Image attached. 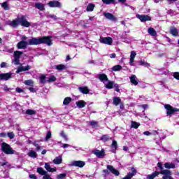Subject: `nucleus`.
Returning a JSON list of instances; mask_svg holds the SVG:
<instances>
[{
  "label": "nucleus",
  "mask_w": 179,
  "mask_h": 179,
  "mask_svg": "<svg viewBox=\"0 0 179 179\" xmlns=\"http://www.w3.org/2000/svg\"><path fill=\"white\" fill-rule=\"evenodd\" d=\"M121 103V99L118 96L113 97V104L115 106H118Z\"/></svg>",
  "instance_id": "obj_34"
},
{
  "label": "nucleus",
  "mask_w": 179,
  "mask_h": 179,
  "mask_svg": "<svg viewBox=\"0 0 179 179\" xmlns=\"http://www.w3.org/2000/svg\"><path fill=\"white\" fill-rule=\"evenodd\" d=\"M1 150L3 152V153H6V155H14L15 150L10 148V145H9L6 143H3L1 144Z\"/></svg>",
  "instance_id": "obj_3"
},
{
  "label": "nucleus",
  "mask_w": 179,
  "mask_h": 179,
  "mask_svg": "<svg viewBox=\"0 0 179 179\" xmlns=\"http://www.w3.org/2000/svg\"><path fill=\"white\" fill-rule=\"evenodd\" d=\"M110 139V137L108 135H103L101 136V140L103 142H107Z\"/></svg>",
  "instance_id": "obj_46"
},
{
  "label": "nucleus",
  "mask_w": 179,
  "mask_h": 179,
  "mask_svg": "<svg viewBox=\"0 0 179 179\" xmlns=\"http://www.w3.org/2000/svg\"><path fill=\"white\" fill-rule=\"evenodd\" d=\"M70 166L73 167H80V169H82V167H85V166H86V163L83 161H73Z\"/></svg>",
  "instance_id": "obj_8"
},
{
  "label": "nucleus",
  "mask_w": 179,
  "mask_h": 179,
  "mask_svg": "<svg viewBox=\"0 0 179 179\" xmlns=\"http://www.w3.org/2000/svg\"><path fill=\"white\" fill-rule=\"evenodd\" d=\"M90 124L91 125V127H93V128L99 127V122L96 121H91L90 122Z\"/></svg>",
  "instance_id": "obj_42"
},
{
  "label": "nucleus",
  "mask_w": 179,
  "mask_h": 179,
  "mask_svg": "<svg viewBox=\"0 0 179 179\" xmlns=\"http://www.w3.org/2000/svg\"><path fill=\"white\" fill-rule=\"evenodd\" d=\"M115 56H116L115 53H113L110 55V58H115Z\"/></svg>",
  "instance_id": "obj_64"
},
{
  "label": "nucleus",
  "mask_w": 179,
  "mask_h": 179,
  "mask_svg": "<svg viewBox=\"0 0 179 179\" xmlns=\"http://www.w3.org/2000/svg\"><path fill=\"white\" fill-rule=\"evenodd\" d=\"M51 138V131H48L45 137V141H48L49 139Z\"/></svg>",
  "instance_id": "obj_51"
},
{
  "label": "nucleus",
  "mask_w": 179,
  "mask_h": 179,
  "mask_svg": "<svg viewBox=\"0 0 179 179\" xmlns=\"http://www.w3.org/2000/svg\"><path fill=\"white\" fill-rule=\"evenodd\" d=\"M7 136H8L10 139H13V138H15V134L13 131L8 132L7 134Z\"/></svg>",
  "instance_id": "obj_50"
},
{
  "label": "nucleus",
  "mask_w": 179,
  "mask_h": 179,
  "mask_svg": "<svg viewBox=\"0 0 179 179\" xmlns=\"http://www.w3.org/2000/svg\"><path fill=\"white\" fill-rule=\"evenodd\" d=\"M143 135H145V136H150V135H152V132L146 131L143 132Z\"/></svg>",
  "instance_id": "obj_54"
},
{
  "label": "nucleus",
  "mask_w": 179,
  "mask_h": 179,
  "mask_svg": "<svg viewBox=\"0 0 179 179\" xmlns=\"http://www.w3.org/2000/svg\"><path fill=\"white\" fill-rule=\"evenodd\" d=\"M25 114H27V115H35L36 110H33L31 109H28L26 110Z\"/></svg>",
  "instance_id": "obj_41"
},
{
  "label": "nucleus",
  "mask_w": 179,
  "mask_h": 179,
  "mask_svg": "<svg viewBox=\"0 0 179 179\" xmlns=\"http://www.w3.org/2000/svg\"><path fill=\"white\" fill-rule=\"evenodd\" d=\"M1 8H3L5 10H8L9 6L8 5L7 2H3L1 3Z\"/></svg>",
  "instance_id": "obj_43"
},
{
  "label": "nucleus",
  "mask_w": 179,
  "mask_h": 179,
  "mask_svg": "<svg viewBox=\"0 0 179 179\" xmlns=\"http://www.w3.org/2000/svg\"><path fill=\"white\" fill-rule=\"evenodd\" d=\"M45 79H47V77L45 76V75L44 74L41 75V76L39 77L40 83H42L43 85L45 84L47 82Z\"/></svg>",
  "instance_id": "obj_31"
},
{
  "label": "nucleus",
  "mask_w": 179,
  "mask_h": 179,
  "mask_svg": "<svg viewBox=\"0 0 179 179\" xmlns=\"http://www.w3.org/2000/svg\"><path fill=\"white\" fill-rule=\"evenodd\" d=\"M113 87H115L116 92H120V87L118 86V84H115Z\"/></svg>",
  "instance_id": "obj_55"
},
{
  "label": "nucleus",
  "mask_w": 179,
  "mask_h": 179,
  "mask_svg": "<svg viewBox=\"0 0 179 179\" xmlns=\"http://www.w3.org/2000/svg\"><path fill=\"white\" fill-rule=\"evenodd\" d=\"M48 5H49L50 8H61L62 6V4L58 1H51Z\"/></svg>",
  "instance_id": "obj_10"
},
{
  "label": "nucleus",
  "mask_w": 179,
  "mask_h": 179,
  "mask_svg": "<svg viewBox=\"0 0 179 179\" xmlns=\"http://www.w3.org/2000/svg\"><path fill=\"white\" fill-rule=\"evenodd\" d=\"M6 24L11 26V27H17L18 25L21 24L24 27H29L30 26V22H29L24 17L20 18H17L13 21H7Z\"/></svg>",
  "instance_id": "obj_2"
},
{
  "label": "nucleus",
  "mask_w": 179,
  "mask_h": 179,
  "mask_svg": "<svg viewBox=\"0 0 179 179\" xmlns=\"http://www.w3.org/2000/svg\"><path fill=\"white\" fill-rule=\"evenodd\" d=\"M55 80H57V78L54 76H51L49 79L47 80V82H48L49 83L51 82H55Z\"/></svg>",
  "instance_id": "obj_45"
},
{
  "label": "nucleus",
  "mask_w": 179,
  "mask_h": 179,
  "mask_svg": "<svg viewBox=\"0 0 179 179\" xmlns=\"http://www.w3.org/2000/svg\"><path fill=\"white\" fill-rule=\"evenodd\" d=\"M164 167H165V169H175L176 164H174L173 163L166 162L164 164Z\"/></svg>",
  "instance_id": "obj_33"
},
{
  "label": "nucleus",
  "mask_w": 179,
  "mask_h": 179,
  "mask_svg": "<svg viewBox=\"0 0 179 179\" xmlns=\"http://www.w3.org/2000/svg\"><path fill=\"white\" fill-rule=\"evenodd\" d=\"M71 101H72V98L66 97L64 99V100L63 101V104H64V106H68V104H69V103H71Z\"/></svg>",
  "instance_id": "obj_36"
},
{
  "label": "nucleus",
  "mask_w": 179,
  "mask_h": 179,
  "mask_svg": "<svg viewBox=\"0 0 179 179\" xmlns=\"http://www.w3.org/2000/svg\"><path fill=\"white\" fill-rule=\"evenodd\" d=\"M98 78L101 82H103V84L106 83L108 80V78L107 77V75L102 73V74H99Z\"/></svg>",
  "instance_id": "obj_19"
},
{
  "label": "nucleus",
  "mask_w": 179,
  "mask_h": 179,
  "mask_svg": "<svg viewBox=\"0 0 179 179\" xmlns=\"http://www.w3.org/2000/svg\"><path fill=\"white\" fill-rule=\"evenodd\" d=\"M148 34L150 36H152V37H155L157 35V33L156 32V30H155L154 28H148Z\"/></svg>",
  "instance_id": "obj_27"
},
{
  "label": "nucleus",
  "mask_w": 179,
  "mask_h": 179,
  "mask_svg": "<svg viewBox=\"0 0 179 179\" xmlns=\"http://www.w3.org/2000/svg\"><path fill=\"white\" fill-rule=\"evenodd\" d=\"M111 146H112L113 153H115V151L118 148V145L117 144V141L115 140L113 141Z\"/></svg>",
  "instance_id": "obj_32"
},
{
  "label": "nucleus",
  "mask_w": 179,
  "mask_h": 179,
  "mask_svg": "<svg viewBox=\"0 0 179 179\" xmlns=\"http://www.w3.org/2000/svg\"><path fill=\"white\" fill-rule=\"evenodd\" d=\"M92 153L95 155L96 157H99V159H103L104 156H106V151L104 150V149H101V150H95L92 152Z\"/></svg>",
  "instance_id": "obj_7"
},
{
  "label": "nucleus",
  "mask_w": 179,
  "mask_h": 179,
  "mask_svg": "<svg viewBox=\"0 0 179 179\" xmlns=\"http://www.w3.org/2000/svg\"><path fill=\"white\" fill-rule=\"evenodd\" d=\"M35 8H36V9H38V10H45V6L41 3H36Z\"/></svg>",
  "instance_id": "obj_24"
},
{
  "label": "nucleus",
  "mask_w": 179,
  "mask_h": 179,
  "mask_svg": "<svg viewBox=\"0 0 179 179\" xmlns=\"http://www.w3.org/2000/svg\"><path fill=\"white\" fill-rule=\"evenodd\" d=\"M160 174V172L159 171H155L152 174L148 175L147 176V179H155V177H157Z\"/></svg>",
  "instance_id": "obj_28"
},
{
  "label": "nucleus",
  "mask_w": 179,
  "mask_h": 179,
  "mask_svg": "<svg viewBox=\"0 0 179 179\" xmlns=\"http://www.w3.org/2000/svg\"><path fill=\"white\" fill-rule=\"evenodd\" d=\"M141 126V124L136 122H131V128H134L135 129H138L139 127Z\"/></svg>",
  "instance_id": "obj_39"
},
{
  "label": "nucleus",
  "mask_w": 179,
  "mask_h": 179,
  "mask_svg": "<svg viewBox=\"0 0 179 179\" xmlns=\"http://www.w3.org/2000/svg\"><path fill=\"white\" fill-rule=\"evenodd\" d=\"M135 57H136V52L131 51L130 55V62H129V64L131 65V66H135V64H134L135 61Z\"/></svg>",
  "instance_id": "obj_15"
},
{
  "label": "nucleus",
  "mask_w": 179,
  "mask_h": 179,
  "mask_svg": "<svg viewBox=\"0 0 179 179\" xmlns=\"http://www.w3.org/2000/svg\"><path fill=\"white\" fill-rule=\"evenodd\" d=\"M29 178H31V179H37V176H35L34 174H31V175H29Z\"/></svg>",
  "instance_id": "obj_59"
},
{
  "label": "nucleus",
  "mask_w": 179,
  "mask_h": 179,
  "mask_svg": "<svg viewBox=\"0 0 179 179\" xmlns=\"http://www.w3.org/2000/svg\"><path fill=\"white\" fill-rule=\"evenodd\" d=\"M60 136H62V138H64V141H68V137L66 136V134H65L64 131H61Z\"/></svg>",
  "instance_id": "obj_48"
},
{
  "label": "nucleus",
  "mask_w": 179,
  "mask_h": 179,
  "mask_svg": "<svg viewBox=\"0 0 179 179\" xmlns=\"http://www.w3.org/2000/svg\"><path fill=\"white\" fill-rule=\"evenodd\" d=\"M164 108L166 110L167 115H171L174 113L179 111L178 108H173V106L169 104L164 105Z\"/></svg>",
  "instance_id": "obj_5"
},
{
  "label": "nucleus",
  "mask_w": 179,
  "mask_h": 179,
  "mask_svg": "<svg viewBox=\"0 0 179 179\" xmlns=\"http://www.w3.org/2000/svg\"><path fill=\"white\" fill-rule=\"evenodd\" d=\"M157 166L160 169L161 171H163V165L162 164V162H158Z\"/></svg>",
  "instance_id": "obj_53"
},
{
  "label": "nucleus",
  "mask_w": 179,
  "mask_h": 179,
  "mask_svg": "<svg viewBox=\"0 0 179 179\" xmlns=\"http://www.w3.org/2000/svg\"><path fill=\"white\" fill-rule=\"evenodd\" d=\"M139 64L143 66H147V67L150 66V64L145 61H140Z\"/></svg>",
  "instance_id": "obj_44"
},
{
  "label": "nucleus",
  "mask_w": 179,
  "mask_h": 179,
  "mask_svg": "<svg viewBox=\"0 0 179 179\" xmlns=\"http://www.w3.org/2000/svg\"><path fill=\"white\" fill-rule=\"evenodd\" d=\"M100 43L102 44H106L107 45H111L113 44V38L111 37H101L99 38Z\"/></svg>",
  "instance_id": "obj_6"
},
{
  "label": "nucleus",
  "mask_w": 179,
  "mask_h": 179,
  "mask_svg": "<svg viewBox=\"0 0 179 179\" xmlns=\"http://www.w3.org/2000/svg\"><path fill=\"white\" fill-rule=\"evenodd\" d=\"M24 83L27 86H33V85H34V82L32 80H27L24 82Z\"/></svg>",
  "instance_id": "obj_40"
},
{
  "label": "nucleus",
  "mask_w": 179,
  "mask_h": 179,
  "mask_svg": "<svg viewBox=\"0 0 179 179\" xmlns=\"http://www.w3.org/2000/svg\"><path fill=\"white\" fill-rule=\"evenodd\" d=\"M29 69H31V66H29V65L26 66H21L17 68L16 71V73H20V72H25V71H29Z\"/></svg>",
  "instance_id": "obj_14"
},
{
  "label": "nucleus",
  "mask_w": 179,
  "mask_h": 179,
  "mask_svg": "<svg viewBox=\"0 0 179 179\" xmlns=\"http://www.w3.org/2000/svg\"><path fill=\"white\" fill-rule=\"evenodd\" d=\"M102 2L106 5H110V3H113V2H114V0H102Z\"/></svg>",
  "instance_id": "obj_49"
},
{
  "label": "nucleus",
  "mask_w": 179,
  "mask_h": 179,
  "mask_svg": "<svg viewBox=\"0 0 179 179\" xmlns=\"http://www.w3.org/2000/svg\"><path fill=\"white\" fill-rule=\"evenodd\" d=\"M53 163L55 164H61V163H62V156L59 155L58 157L55 158V159L53 160Z\"/></svg>",
  "instance_id": "obj_26"
},
{
  "label": "nucleus",
  "mask_w": 179,
  "mask_h": 179,
  "mask_svg": "<svg viewBox=\"0 0 179 179\" xmlns=\"http://www.w3.org/2000/svg\"><path fill=\"white\" fill-rule=\"evenodd\" d=\"M55 68L57 69V71H64V69H66V66L64 64H59L55 66Z\"/></svg>",
  "instance_id": "obj_37"
},
{
  "label": "nucleus",
  "mask_w": 179,
  "mask_h": 179,
  "mask_svg": "<svg viewBox=\"0 0 179 179\" xmlns=\"http://www.w3.org/2000/svg\"><path fill=\"white\" fill-rule=\"evenodd\" d=\"M132 173H129L124 178L122 179H131L136 174V169L135 168H131Z\"/></svg>",
  "instance_id": "obj_16"
},
{
  "label": "nucleus",
  "mask_w": 179,
  "mask_h": 179,
  "mask_svg": "<svg viewBox=\"0 0 179 179\" xmlns=\"http://www.w3.org/2000/svg\"><path fill=\"white\" fill-rule=\"evenodd\" d=\"M121 69H122V66H121L120 65H115L112 68V71H113L114 72L121 71Z\"/></svg>",
  "instance_id": "obj_38"
},
{
  "label": "nucleus",
  "mask_w": 179,
  "mask_h": 179,
  "mask_svg": "<svg viewBox=\"0 0 179 179\" xmlns=\"http://www.w3.org/2000/svg\"><path fill=\"white\" fill-rule=\"evenodd\" d=\"M37 173H38V174H40L41 176H47V171H45L42 167H39L37 169Z\"/></svg>",
  "instance_id": "obj_29"
},
{
  "label": "nucleus",
  "mask_w": 179,
  "mask_h": 179,
  "mask_svg": "<svg viewBox=\"0 0 179 179\" xmlns=\"http://www.w3.org/2000/svg\"><path fill=\"white\" fill-rule=\"evenodd\" d=\"M106 169H108V170L112 173V174H114V176H120V171H118V170L115 169L114 166H111V165H107Z\"/></svg>",
  "instance_id": "obj_12"
},
{
  "label": "nucleus",
  "mask_w": 179,
  "mask_h": 179,
  "mask_svg": "<svg viewBox=\"0 0 179 179\" xmlns=\"http://www.w3.org/2000/svg\"><path fill=\"white\" fill-rule=\"evenodd\" d=\"M29 90H30V92H32V93H34V92H36V90L33 87H29Z\"/></svg>",
  "instance_id": "obj_62"
},
{
  "label": "nucleus",
  "mask_w": 179,
  "mask_h": 179,
  "mask_svg": "<svg viewBox=\"0 0 179 179\" xmlns=\"http://www.w3.org/2000/svg\"><path fill=\"white\" fill-rule=\"evenodd\" d=\"M151 135H154L155 136H156V135H159V132H157V131H156V130H153L151 132Z\"/></svg>",
  "instance_id": "obj_58"
},
{
  "label": "nucleus",
  "mask_w": 179,
  "mask_h": 179,
  "mask_svg": "<svg viewBox=\"0 0 179 179\" xmlns=\"http://www.w3.org/2000/svg\"><path fill=\"white\" fill-rule=\"evenodd\" d=\"M13 73H0V80H9V79H12Z\"/></svg>",
  "instance_id": "obj_9"
},
{
  "label": "nucleus",
  "mask_w": 179,
  "mask_h": 179,
  "mask_svg": "<svg viewBox=\"0 0 179 179\" xmlns=\"http://www.w3.org/2000/svg\"><path fill=\"white\" fill-rule=\"evenodd\" d=\"M173 78L176 79L177 80H179V72H175L173 75Z\"/></svg>",
  "instance_id": "obj_52"
},
{
  "label": "nucleus",
  "mask_w": 179,
  "mask_h": 179,
  "mask_svg": "<svg viewBox=\"0 0 179 179\" xmlns=\"http://www.w3.org/2000/svg\"><path fill=\"white\" fill-rule=\"evenodd\" d=\"M79 90L81 93H83V94H87L89 93V92H90L89 90V88H87V87H80Z\"/></svg>",
  "instance_id": "obj_25"
},
{
  "label": "nucleus",
  "mask_w": 179,
  "mask_h": 179,
  "mask_svg": "<svg viewBox=\"0 0 179 179\" xmlns=\"http://www.w3.org/2000/svg\"><path fill=\"white\" fill-rule=\"evenodd\" d=\"M15 91L17 92V93H23V90H22L21 88H19V87H17L15 89Z\"/></svg>",
  "instance_id": "obj_57"
},
{
  "label": "nucleus",
  "mask_w": 179,
  "mask_h": 179,
  "mask_svg": "<svg viewBox=\"0 0 179 179\" xmlns=\"http://www.w3.org/2000/svg\"><path fill=\"white\" fill-rule=\"evenodd\" d=\"M94 6H95L93 3L88 4V6H87V12H93Z\"/></svg>",
  "instance_id": "obj_35"
},
{
  "label": "nucleus",
  "mask_w": 179,
  "mask_h": 179,
  "mask_svg": "<svg viewBox=\"0 0 179 179\" xmlns=\"http://www.w3.org/2000/svg\"><path fill=\"white\" fill-rule=\"evenodd\" d=\"M103 15L106 19H108L109 20H112L113 22H115L117 20V17H115L113 14L110 13H104Z\"/></svg>",
  "instance_id": "obj_17"
},
{
  "label": "nucleus",
  "mask_w": 179,
  "mask_h": 179,
  "mask_svg": "<svg viewBox=\"0 0 179 179\" xmlns=\"http://www.w3.org/2000/svg\"><path fill=\"white\" fill-rule=\"evenodd\" d=\"M3 90H4V92H9V88H8V86L3 85Z\"/></svg>",
  "instance_id": "obj_60"
},
{
  "label": "nucleus",
  "mask_w": 179,
  "mask_h": 179,
  "mask_svg": "<svg viewBox=\"0 0 179 179\" xmlns=\"http://www.w3.org/2000/svg\"><path fill=\"white\" fill-rule=\"evenodd\" d=\"M7 136H8V134H6V133H0L1 138H6Z\"/></svg>",
  "instance_id": "obj_56"
},
{
  "label": "nucleus",
  "mask_w": 179,
  "mask_h": 179,
  "mask_svg": "<svg viewBox=\"0 0 179 179\" xmlns=\"http://www.w3.org/2000/svg\"><path fill=\"white\" fill-rule=\"evenodd\" d=\"M62 148L66 149V148H69V144H63Z\"/></svg>",
  "instance_id": "obj_63"
},
{
  "label": "nucleus",
  "mask_w": 179,
  "mask_h": 179,
  "mask_svg": "<svg viewBox=\"0 0 179 179\" xmlns=\"http://www.w3.org/2000/svg\"><path fill=\"white\" fill-rule=\"evenodd\" d=\"M130 82L134 85V86H138V78H136V76L131 75V77H129Z\"/></svg>",
  "instance_id": "obj_20"
},
{
  "label": "nucleus",
  "mask_w": 179,
  "mask_h": 179,
  "mask_svg": "<svg viewBox=\"0 0 179 179\" xmlns=\"http://www.w3.org/2000/svg\"><path fill=\"white\" fill-rule=\"evenodd\" d=\"M65 177H66V173H61V174L57 175V179H64Z\"/></svg>",
  "instance_id": "obj_47"
},
{
  "label": "nucleus",
  "mask_w": 179,
  "mask_h": 179,
  "mask_svg": "<svg viewBox=\"0 0 179 179\" xmlns=\"http://www.w3.org/2000/svg\"><path fill=\"white\" fill-rule=\"evenodd\" d=\"M52 36H43L42 38H32L28 41V45H38V44H46L52 45Z\"/></svg>",
  "instance_id": "obj_1"
},
{
  "label": "nucleus",
  "mask_w": 179,
  "mask_h": 179,
  "mask_svg": "<svg viewBox=\"0 0 179 179\" xmlns=\"http://www.w3.org/2000/svg\"><path fill=\"white\" fill-rule=\"evenodd\" d=\"M1 68H6V63L2 62L0 65Z\"/></svg>",
  "instance_id": "obj_61"
},
{
  "label": "nucleus",
  "mask_w": 179,
  "mask_h": 179,
  "mask_svg": "<svg viewBox=\"0 0 179 179\" xmlns=\"http://www.w3.org/2000/svg\"><path fill=\"white\" fill-rule=\"evenodd\" d=\"M114 85H115L114 81H110L108 80L104 83L105 87L106 89H113V87H114Z\"/></svg>",
  "instance_id": "obj_18"
},
{
  "label": "nucleus",
  "mask_w": 179,
  "mask_h": 179,
  "mask_svg": "<svg viewBox=\"0 0 179 179\" xmlns=\"http://www.w3.org/2000/svg\"><path fill=\"white\" fill-rule=\"evenodd\" d=\"M28 156H29V157H31L32 159H36L37 157V152H36V151L34 150H30L28 152Z\"/></svg>",
  "instance_id": "obj_30"
},
{
  "label": "nucleus",
  "mask_w": 179,
  "mask_h": 179,
  "mask_svg": "<svg viewBox=\"0 0 179 179\" xmlns=\"http://www.w3.org/2000/svg\"><path fill=\"white\" fill-rule=\"evenodd\" d=\"M136 18L139 19L141 22H148L149 20H151V18L150 16L146 15H136Z\"/></svg>",
  "instance_id": "obj_11"
},
{
  "label": "nucleus",
  "mask_w": 179,
  "mask_h": 179,
  "mask_svg": "<svg viewBox=\"0 0 179 179\" xmlns=\"http://www.w3.org/2000/svg\"><path fill=\"white\" fill-rule=\"evenodd\" d=\"M23 54V52H20V51H15L14 52V60H13V63L15 64V65H20V57H22V55Z\"/></svg>",
  "instance_id": "obj_4"
},
{
  "label": "nucleus",
  "mask_w": 179,
  "mask_h": 179,
  "mask_svg": "<svg viewBox=\"0 0 179 179\" xmlns=\"http://www.w3.org/2000/svg\"><path fill=\"white\" fill-rule=\"evenodd\" d=\"M45 169L47 171H49V173H54L57 171V168H51V166L48 163L45 164Z\"/></svg>",
  "instance_id": "obj_21"
},
{
  "label": "nucleus",
  "mask_w": 179,
  "mask_h": 179,
  "mask_svg": "<svg viewBox=\"0 0 179 179\" xmlns=\"http://www.w3.org/2000/svg\"><path fill=\"white\" fill-rule=\"evenodd\" d=\"M170 33L174 37H177V36H178V29L175 27H171L170 28Z\"/></svg>",
  "instance_id": "obj_22"
},
{
  "label": "nucleus",
  "mask_w": 179,
  "mask_h": 179,
  "mask_svg": "<svg viewBox=\"0 0 179 179\" xmlns=\"http://www.w3.org/2000/svg\"><path fill=\"white\" fill-rule=\"evenodd\" d=\"M77 107H78V108H83L84 107H86V101H83V100H80L78 101L76 103Z\"/></svg>",
  "instance_id": "obj_23"
},
{
  "label": "nucleus",
  "mask_w": 179,
  "mask_h": 179,
  "mask_svg": "<svg viewBox=\"0 0 179 179\" xmlns=\"http://www.w3.org/2000/svg\"><path fill=\"white\" fill-rule=\"evenodd\" d=\"M27 45H29L28 41H21L17 43V48H19V50H24V48H26Z\"/></svg>",
  "instance_id": "obj_13"
}]
</instances>
